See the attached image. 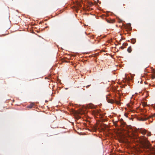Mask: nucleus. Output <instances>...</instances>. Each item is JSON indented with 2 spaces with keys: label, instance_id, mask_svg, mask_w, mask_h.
Listing matches in <instances>:
<instances>
[{
  "label": "nucleus",
  "instance_id": "obj_1",
  "mask_svg": "<svg viewBox=\"0 0 155 155\" xmlns=\"http://www.w3.org/2000/svg\"><path fill=\"white\" fill-rule=\"evenodd\" d=\"M146 152L147 151L148 152V155H155V150L151 146V144L149 142L146 138Z\"/></svg>",
  "mask_w": 155,
  "mask_h": 155
},
{
  "label": "nucleus",
  "instance_id": "obj_2",
  "mask_svg": "<svg viewBox=\"0 0 155 155\" xmlns=\"http://www.w3.org/2000/svg\"><path fill=\"white\" fill-rule=\"evenodd\" d=\"M137 119L138 120L142 121L145 120V112L143 110H141L140 115L138 117Z\"/></svg>",
  "mask_w": 155,
  "mask_h": 155
},
{
  "label": "nucleus",
  "instance_id": "obj_3",
  "mask_svg": "<svg viewBox=\"0 0 155 155\" xmlns=\"http://www.w3.org/2000/svg\"><path fill=\"white\" fill-rule=\"evenodd\" d=\"M106 100H107V101L109 103H110L111 104H113L115 102H116L117 103H118L119 102L117 101H115L114 100H113L112 99H109L108 98L107 96H106Z\"/></svg>",
  "mask_w": 155,
  "mask_h": 155
},
{
  "label": "nucleus",
  "instance_id": "obj_4",
  "mask_svg": "<svg viewBox=\"0 0 155 155\" xmlns=\"http://www.w3.org/2000/svg\"><path fill=\"white\" fill-rule=\"evenodd\" d=\"M138 131L143 134H145V130L142 128L140 129H139Z\"/></svg>",
  "mask_w": 155,
  "mask_h": 155
},
{
  "label": "nucleus",
  "instance_id": "obj_5",
  "mask_svg": "<svg viewBox=\"0 0 155 155\" xmlns=\"http://www.w3.org/2000/svg\"><path fill=\"white\" fill-rule=\"evenodd\" d=\"M128 41L130 42H131L133 44H134L136 42V39L132 38L131 40V41L129 40Z\"/></svg>",
  "mask_w": 155,
  "mask_h": 155
},
{
  "label": "nucleus",
  "instance_id": "obj_6",
  "mask_svg": "<svg viewBox=\"0 0 155 155\" xmlns=\"http://www.w3.org/2000/svg\"><path fill=\"white\" fill-rule=\"evenodd\" d=\"M131 24L130 23H128L127 24V28H128V30H131L132 29V28H131Z\"/></svg>",
  "mask_w": 155,
  "mask_h": 155
},
{
  "label": "nucleus",
  "instance_id": "obj_7",
  "mask_svg": "<svg viewBox=\"0 0 155 155\" xmlns=\"http://www.w3.org/2000/svg\"><path fill=\"white\" fill-rule=\"evenodd\" d=\"M93 113L94 115H97L99 114V111L98 110H94L93 111Z\"/></svg>",
  "mask_w": 155,
  "mask_h": 155
},
{
  "label": "nucleus",
  "instance_id": "obj_8",
  "mask_svg": "<svg viewBox=\"0 0 155 155\" xmlns=\"http://www.w3.org/2000/svg\"><path fill=\"white\" fill-rule=\"evenodd\" d=\"M34 105V104L33 103H31V104H30V105H28V108H31Z\"/></svg>",
  "mask_w": 155,
  "mask_h": 155
},
{
  "label": "nucleus",
  "instance_id": "obj_9",
  "mask_svg": "<svg viewBox=\"0 0 155 155\" xmlns=\"http://www.w3.org/2000/svg\"><path fill=\"white\" fill-rule=\"evenodd\" d=\"M147 133V136H150L151 135V132H149L148 131H147L146 130V134Z\"/></svg>",
  "mask_w": 155,
  "mask_h": 155
},
{
  "label": "nucleus",
  "instance_id": "obj_10",
  "mask_svg": "<svg viewBox=\"0 0 155 155\" xmlns=\"http://www.w3.org/2000/svg\"><path fill=\"white\" fill-rule=\"evenodd\" d=\"M127 51L129 53H130L131 51V48L130 46L127 49Z\"/></svg>",
  "mask_w": 155,
  "mask_h": 155
},
{
  "label": "nucleus",
  "instance_id": "obj_11",
  "mask_svg": "<svg viewBox=\"0 0 155 155\" xmlns=\"http://www.w3.org/2000/svg\"><path fill=\"white\" fill-rule=\"evenodd\" d=\"M148 91H146V98H147L149 95V94H148Z\"/></svg>",
  "mask_w": 155,
  "mask_h": 155
},
{
  "label": "nucleus",
  "instance_id": "obj_12",
  "mask_svg": "<svg viewBox=\"0 0 155 155\" xmlns=\"http://www.w3.org/2000/svg\"><path fill=\"white\" fill-rule=\"evenodd\" d=\"M121 125H122L124 127H125V126L126 124L124 123H123L121 124Z\"/></svg>",
  "mask_w": 155,
  "mask_h": 155
},
{
  "label": "nucleus",
  "instance_id": "obj_13",
  "mask_svg": "<svg viewBox=\"0 0 155 155\" xmlns=\"http://www.w3.org/2000/svg\"><path fill=\"white\" fill-rule=\"evenodd\" d=\"M150 118H151L150 117H147V115H146V120L147 119H149Z\"/></svg>",
  "mask_w": 155,
  "mask_h": 155
},
{
  "label": "nucleus",
  "instance_id": "obj_14",
  "mask_svg": "<svg viewBox=\"0 0 155 155\" xmlns=\"http://www.w3.org/2000/svg\"><path fill=\"white\" fill-rule=\"evenodd\" d=\"M143 106L144 108V107L145 106V104L144 102L143 103Z\"/></svg>",
  "mask_w": 155,
  "mask_h": 155
},
{
  "label": "nucleus",
  "instance_id": "obj_15",
  "mask_svg": "<svg viewBox=\"0 0 155 155\" xmlns=\"http://www.w3.org/2000/svg\"><path fill=\"white\" fill-rule=\"evenodd\" d=\"M91 85V84L88 85L87 86H86V87L87 88L89 87V86Z\"/></svg>",
  "mask_w": 155,
  "mask_h": 155
},
{
  "label": "nucleus",
  "instance_id": "obj_16",
  "mask_svg": "<svg viewBox=\"0 0 155 155\" xmlns=\"http://www.w3.org/2000/svg\"><path fill=\"white\" fill-rule=\"evenodd\" d=\"M124 44H125V45H127V43H124V44H123V45H124Z\"/></svg>",
  "mask_w": 155,
  "mask_h": 155
},
{
  "label": "nucleus",
  "instance_id": "obj_17",
  "mask_svg": "<svg viewBox=\"0 0 155 155\" xmlns=\"http://www.w3.org/2000/svg\"><path fill=\"white\" fill-rule=\"evenodd\" d=\"M116 90V89L115 88H114V91H115Z\"/></svg>",
  "mask_w": 155,
  "mask_h": 155
},
{
  "label": "nucleus",
  "instance_id": "obj_18",
  "mask_svg": "<svg viewBox=\"0 0 155 155\" xmlns=\"http://www.w3.org/2000/svg\"><path fill=\"white\" fill-rule=\"evenodd\" d=\"M134 95H133L132 96V97H131V98H133V97H134Z\"/></svg>",
  "mask_w": 155,
  "mask_h": 155
},
{
  "label": "nucleus",
  "instance_id": "obj_19",
  "mask_svg": "<svg viewBox=\"0 0 155 155\" xmlns=\"http://www.w3.org/2000/svg\"><path fill=\"white\" fill-rule=\"evenodd\" d=\"M144 83L145 84V81H144Z\"/></svg>",
  "mask_w": 155,
  "mask_h": 155
},
{
  "label": "nucleus",
  "instance_id": "obj_20",
  "mask_svg": "<svg viewBox=\"0 0 155 155\" xmlns=\"http://www.w3.org/2000/svg\"><path fill=\"white\" fill-rule=\"evenodd\" d=\"M68 89V88H65V89H66V90H67V89Z\"/></svg>",
  "mask_w": 155,
  "mask_h": 155
},
{
  "label": "nucleus",
  "instance_id": "obj_21",
  "mask_svg": "<svg viewBox=\"0 0 155 155\" xmlns=\"http://www.w3.org/2000/svg\"><path fill=\"white\" fill-rule=\"evenodd\" d=\"M140 55H141V56H142V54H140Z\"/></svg>",
  "mask_w": 155,
  "mask_h": 155
},
{
  "label": "nucleus",
  "instance_id": "obj_22",
  "mask_svg": "<svg viewBox=\"0 0 155 155\" xmlns=\"http://www.w3.org/2000/svg\"><path fill=\"white\" fill-rule=\"evenodd\" d=\"M144 71H145V68L144 69Z\"/></svg>",
  "mask_w": 155,
  "mask_h": 155
},
{
  "label": "nucleus",
  "instance_id": "obj_23",
  "mask_svg": "<svg viewBox=\"0 0 155 155\" xmlns=\"http://www.w3.org/2000/svg\"><path fill=\"white\" fill-rule=\"evenodd\" d=\"M90 107L91 108H92V106H90Z\"/></svg>",
  "mask_w": 155,
  "mask_h": 155
},
{
  "label": "nucleus",
  "instance_id": "obj_24",
  "mask_svg": "<svg viewBox=\"0 0 155 155\" xmlns=\"http://www.w3.org/2000/svg\"><path fill=\"white\" fill-rule=\"evenodd\" d=\"M146 106H147V103H146Z\"/></svg>",
  "mask_w": 155,
  "mask_h": 155
},
{
  "label": "nucleus",
  "instance_id": "obj_25",
  "mask_svg": "<svg viewBox=\"0 0 155 155\" xmlns=\"http://www.w3.org/2000/svg\"><path fill=\"white\" fill-rule=\"evenodd\" d=\"M46 101V102H47L48 101Z\"/></svg>",
  "mask_w": 155,
  "mask_h": 155
},
{
  "label": "nucleus",
  "instance_id": "obj_26",
  "mask_svg": "<svg viewBox=\"0 0 155 155\" xmlns=\"http://www.w3.org/2000/svg\"><path fill=\"white\" fill-rule=\"evenodd\" d=\"M146 155H147V154H146Z\"/></svg>",
  "mask_w": 155,
  "mask_h": 155
}]
</instances>
